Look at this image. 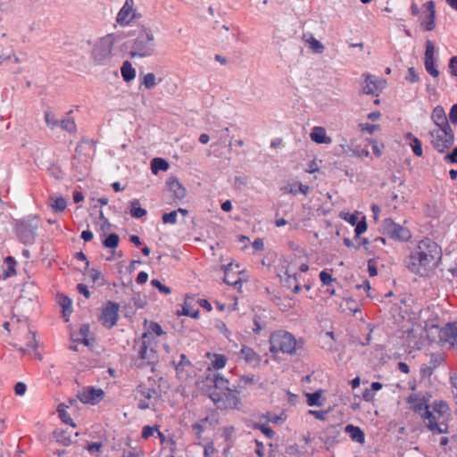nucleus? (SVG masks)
<instances>
[{
    "instance_id": "1",
    "label": "nucleus",
    "mask_w": 457,
    "mask_h": 457,
    "mask_svg": "<svg viewBox=\"0 0 457 457\" xmlns=\"http://www.w3.org/2000/svg\"><path fill=\"white\" fill-rule=\"evenodd\" d=\"M442 257L439 245L429 238L421 240L417 248L405 260L407 269L419 275L436 269Z\"/></svg>"
},
{
    "instance_id": "2",
    "label": "nucleus",
    "mask_w": 457,
    "mask_h": 457,
    "mask_svg": "<svg viewBox=\"0 0 457 457\" xmlns=\"http://www.w3.org/2000/svg\"><path fill=\"white\" fill-rule=\"evenodd\" d=\"M157 364L158 361H145V370L149 367L152 373L147 378V384L145 385V389L146 390V393L145 392V398L153 401H158L161 398L162 386L165 384L163 378L156 372Z\"/></svg>"
},
{
    "instance_id": "3",
    "label": "nucleus",
    "mask_w": 457,
    "mask_h": 457,
    "mask_svg": "<svg viewBox=\"0 0 457 457\" xmlns=\"http://www.w3.org/2000/svg\"><path fill=\"white\" fill-rule=\"evenodd\" d=\"M270 350L272 353L282 352L283 353L293 354L295 353L297 346L294 336L283 330L272 333L270 338Z\"/></svg>"
},
{
    "instance_id": "4",
    "label": "nucleus",
    "mask_w": 457,
    "mask_h": 457,
    "mask_svg": "<svg viewBox=\"0 0 457 457\" xmlns=\"http://www.w3.org/2000/svg\"><path fill=\"white\" fill-rule=\"evenodd\" d=\"M430 142L433 147L439 153H444L454 143V134L453 129L445 128H437L429 132Z\"/></svg>"
},
{
    "instance_id": "5",
    "label": "nucleus",
    "mask_w": 457,
    "mask_h": 457,
    "mask_svg": "<svg viewBox=\"0 0 457 457\" xmlns=\"http://www.w3.org/2000/svg\"><path fill=\"white\" fill-rule=\"evenodd\" d=\"M210 399L217 406L218 409H236L240 403L238 392L235 388H230L224 393L212 391L209 394Z\"/></svg>"
},
{
    "instance_id": "6",
    "label": "nucleus",
    "mask_w": 457,
    "mask_h": 457,
    "mask_svg": "<svg viewBox=\"0 0 457 457\" xmlns=\"http://www.w3.org/2000/svg\"><path fill=\"white\" fill-rule=\"evenodd\" d=\"M116 39L117 37L115 35L108 34L95 44L92 49V57L96 63H103L106 59L112 56V51Z\"/></svg>"
},
{
    "instance_id": "7",
    "label": "nucleus",
    "mask_w": 457,
    "mask_h": 457,
    "mask_svg": "<svg viewBox=\"0 0 457 457\" xmlns=\"http://www.w3.org/2000/svg\"><path fill=\"white\" fill-rule=\"evenodd\" d=\"M38 220L36 217L21 220L17 224V235L20 241L24 245H32L35 242Z\"/></svg>"
},
{
    "instance_id": "8",
    "label": "nucleus",
    "mask_w": 457,
    "mask_h": 457,
    "mask_svg": "<svg viewBox=\"0 0 457 457\" xmlns=\"http://www.w3.org/2000/svg\"><path fill=\"white\" fill-rule=\"evenodd\" d=\"M380 230L385 236L394 240L407 241L411 238V232L407 228L395 223L389 218L383 220Z\"/></svg>"
},
{
    "instance_id": "9",
    "label": "nucleus",
    "mask_w": 457,
    "mask_h": 457,
    "mask_svg": "<svg viewBox=\"0 0 457 457\" xmlns=\"http://www.w3.org/2000/svg\"><path fill=\"white\" fill-rule=\"evenodd\" d=\"M134 0H126L117 14L116 21L121 26L129 25L135 19H139L141 14L134 8Z\"/></svg>"
},
{
    "instance_id": "10",
    "label": "nucleus",
    "mask_w": 457,
    "mask_h": 457,
    "mask_svg": "<svg viewBox=\"0 0 457 457\" xmlns=\"http://www.w3.org/2000/svg\"><path fill=\"white\" fill-rule=\"evenodd\" d=\"M119 307L118 303L112 301L106 303L99 316V321L104 327L111 328L116 325L119 318Z\"/></svg>"
},
{
    "instance_id": "11",
    "label": "nucleus",
    "mask_w": 457,
    "mask_h": 457,
    "mask_svg": "<svg viewBox=\"0 0 457 457\" xmlns=\"http://www.w3.org/2000/svg\"><path fill=\"white\" fill-rule=\"evenodd\" d=\"M362 77L365 79L361 91L362 94L378 96L376 92L378 90L381 91L385 87L386 80L384 79H378L369 73H363Z\"/></svg>"
},
{
    "instance_id": "12",
    "label": "nucleus",
    "mask_w": 457,
    "mask_h": 457,
    "mask_svg": "<svg viewBox=\"0 0 457 457\" xmlns=\"http://www.w3.org/2000/svg\"><path fill=\"white\" fill-rule=\"evenodd\" d=\"M435 45L431 40L426 41L424 66L428 74L434 78L439 76V71L435 67Z\"/></svg>"
},
{
    "instance_id": "13",
    "label": "nucleus",
    "mask_w": 457,
    "mask_h": 457,
    "mask_svg": "<svg viewBox=\"0 0 457 457\" xmlns=\"http://www.w3.org/2000/svg\"><path fill=\"white\" fill-rule=\"evenodd\" d=\"M438 331V338L440 341L450 342L452 345L454 342L457 344V322L447 323L445 327H435Z\"/></svg>"
},
{
    "instance_id": "14",
    "label": "nucleus",
    "mask_w": 457,
    "mask_h": 457,
    "mask_svg": "<svg viewBox=\"0 0 457 457\" xmlns=\"http://www.w3.org/2000/svg\"><path fill=\"white\" fill-rule=\"evenodd\" d=\"M166 185L169 190L171 192L174 200L181 201L186 197L187 189L176 177H169L166 180Z\"/></svg>"
},
{
    "instance_id": "15",
    "label": "nucleus",
    "mask_w": 457,
    "mask_h": 457,
    "mask_svg": "<svg viewBox=\"0 0 457 457\" xmlns=\"http://www.w3.org/2000/svg\"><path fill=\"white\" fill-rule=\"evenodd\" d=\"M428 401L425 397H420L418 395H411L407 400L408 403L411 404V410L421 417L425 410H429Z\"/></svg>"
},
{
    "instance_id": "16",
    "label": "nucleus",
    "mask_w": 457,
    "mask_h": 457,
    "mask_svg": "<svg viewBox=\"0 0 457 457\" xmlns=\"http://www.w3.org/2000/svg\"><path fill=\"white\" fill-rule=\"evenodd\" d=\"M278 276L283 287L291 289L295 294H298L301 291V286L297 282L295 272L291 273L288 270H286L284 275Z\"/></svg>"
},
{
    "instance_id": "17",
    "label": "nucleus",
    "mask_w": 457,
    "mask_h": 457,
    "mask_svg": "<svg viewBox=\"0 0 457 457\" xmlns=\"http://www.w3.org/2000/svg\"><path fill=\"white\" fill-rule=\"evenodd\" d=\"M431 119L437 128H445L450 130L451 126L449 124L445 112L441 105H437L433 109Z\"/></svg>"
},
{
    "instance_id": "18",
    "label": "nucleus",
    "mask_w": 457,
    "mask_h": 457,
    "mask_svg": "<svg viewBox=\"0 0 457 457\" xmlns=\"http://www.w3.org/2000/svg\"><path fill=\"white\" fill-rule=\"evenodd\" d=\"M104 393L100 388L90 387L79 395V400L84 403L95 404L102 400Z\"/></svg>"
},
{
    "instance_id": "19",
    "label": "nucleus",
    "mask_w": 457,
    "mask_h": 457,
    "mask_svg": "<svg viewBox=\"0 0 457 457\" xmlns=\"http://www.w3.org/2000/svg\"><path fill=\"white\" fill-rule=\"evenodd\" d=\"M311 139L317 144H330L331 137L327 136L326 129L323 127H314L310 134Z\"/></svg>"
},
{
    "instance_id": "20",
    "label": "nucleus",
    "mask_w": 457,
    "mask_h": 457,
    "mask_svg": "<svg viewBox=\"0 0 457 457\" xmlns=\"http://www.w3.org/2000/svg\"><path fill=\"white\" fill-rule=\"evenodd\" d=\"M207 381H211L213 383V386L216 389L220 390H228L229 387V381L225 378L223 376H221L220 373H213L212 375H208L206 377Z\"/></svg>"
},
{
    "instance_id": "21",
    "label": "nucleus",
    "mask_w": 457,
    "mask_h": 457,
    "mask_svg": "<svg viewBox=\"0 0 457 457\" xmlns=\"http://www.w3.org/2000/svg\"><path fill=\"white\" fill-rule=\"evenodd\" d=\"M193 300V298L191 297H187L185 299V302H184V304L182 305V310L181 311H177V315L178 316H182V315H185V316H190L194 319H198L199 318V314H200V312L199 310H194L192 305H191V301Z\"/></svg>"
},
{
    "instance_id": "22",
    "label": "nucleus",
    "mask_w": 457,
    "mask_h": 457,
    "mask_svg": "<svg viewBox=\"0 0 457 457\" xmlns=\"http://www.w3.org/2000/svg\"><path fill=\"white\" fill-rule=\"evenodd\" d=\"M345 430L350 435V437L353 441L360 444L364 443L365 434L359 427L348 424Z\"/></svg>"
},
{
    "instance_id": "23",
    "label": "nucleus",
    "mask_w": 457,
    "mask_h": 457,
    "mask_svg": "<svg viewBox=\"0 0 457 457\" xmlns=\"http://www.w3.org/2000/svg\"><path fill=\"white\" fill-rule=\"evenodd\" d=\"M48 204L55 212H64L67 206L66 199L62 196L55 197L54 195H50L48 198Z\"/></svg>"
},
{
    "instance_id": "24",
    "label": "nucleus",
    "mask_w": 457,
    "mask_h": 457,
    "mask_svg": "<svg viewBox=\"0 0 457 457\" xmlns=\"http://www.w3.org/2000/svg\"><path fill=\"white\" fill-rule=\"evenodd\" d=\"M120 73L122 79L126 82H130L136 77V70L132 67L131 63L129 61L123 62L120 68Z\"/></svg>"
},
{
    "instance_id": "25",
    "label": "nucleus",
    "mask_w": 457,
    "mask_h": 457,
    "mask_svg": "<svg viewBox=\"0 0 457 457\" xmlns=\"http://www.w3.org/2000/svg\"><path fill=\"white\" fill-rule=\"evenodd\" d=\"M169 162L161 157H155L151 161V170L154 174H158L159 171H165L169 169Z\"/></svg>"
},
{
    "instance_id": "26",
    "label": "nucleus",
    "mask_w": 457,
    "mask_h": 457,
    "mask_svg": "<svg viewBox=\"0 0 457 457\" xmlns=\"http://www.w3.org/2000/svg\"><path fill=\"white\" fill-rule=\"evenodd\" d=\"M53 437L55 439L56 443L64 446H68L72 443L71 436L64 430H54L53 433Z\"/></svg>"
},
{
    "instance_id": "27",
    "label": "nucleus",
    "mask_w": 457,
    "mask_h": 457,
    "mask_svg": "<svg viewBox=\"0 0 457 457\" xmlns=\"http://www.w3.org/2000/svg\"><path fill=\"white\" fill-rule=\"evenodd\" d=\"M241 354L248 363L258 364L260 361V356L250 347L244 346L241 349Z\"/></svg>"
},
{
    "instance_id": "28",
    "label": "nucleus",
    "mask_w": 457,
    "mask_h": 457,
    "mask_svg": "<svg viewBox=\"0 0 457 457\" xmlns=\"http://www.w3.org/2000/svg\"><path fill=\"white\" fill-rule=\"evenodd\" d=\"M155 46L154 35L145 31V57L154 54Z\"/></svg>"
},
{
    "instance_id": "29",
    "label": "nucleus",
    "mask_w": 457,
    "mask_h": 457,
    "mask_svg": "<svg viewBox=\"0 0 457 457\" xmlns=\"http://www.w3.org/2000/svg\"><path fill=\"white\" fill-rule=\"evenodd\" d=\"M163 81V77L157 76L154 72L145 74V88L155 87L158 84Z\"/></svg>"
},
{
    "instance_id": "30",
    "label": "nucleus",
    "mask_w": 457,
    "mask_h": 457,
    "mask_svg": "<svg viewBox=\"0 0 457 457\" xmlns=\"http://www.w3.org/2000/svg\"><path fill=\"white\" fill-rule=\"evenodd\" d=\"M165 334V331L159 323L151 321L147 327V331L145 332V339L153 336L160 337Z\"/></svg>"
},
{
    "instance_id": "31",
    "label": "nucleus",
    "mask_w": 457,
    "mask_h": 457,
    "mask_svg": "<svg viewBox=\"0 0 457 457\" xmlns=\"http://www.w3.org/2000/svg\"><path fill=\"white\" fill-rule=\"evenodd\" d=\"M232 270H233V263H229L228 266L225 267V269H224L225 276H224L223 281L226 284L233 286L235 288L239 290L242 287V280H241V278H237L236 280L229 279V271H232Z\"/></svg>"
},
{
    "instance_id": "32",
    "label": "nucleus",
    "mask_w": 457,
    "mask_h": 457,
    "mask_svg": "<svg viewBox=\"0 0 457 457\" xmlns=\"http://www.w3.org/2000/svg\"><path fill=\"white\" fill-rule=\"evenodd\" d=\"M207 356L209 358L212 356V365L216 370L224 368L228 361V358L224 354L213 353L211 355V353H208Z\"/></svg>"
},
{
    "instance_id": "33",
    "label": "nucleus",
    "mask_w": 457,
    "mask_h": 457,
    "mask_svg": "<svg viewBox=\"0 0 457 457\" xmlns=\"http://www.w3.org/2000/svg\"><path fill=\"white\" fill-rule=\"evenodd\" d=\"M156 434V439L164 441V435L159 430V426H145V439L154 436Z\"/></svg>"
},
{
    "instance_id": "34",
    "label": "nucleus",
    "mask_w": 457,
    "mask_h": 457,
    "mask_svg": "<svg viewBox=\"0 0 457 457\" xmlns=\"http://www.w3.org/2000/svg\"><path fill=\"white\" fill-rule=\"evenodd\" d=\"M321 392V390H318L313 393L306 394L307 404L309 406H322L323 403L320 402Z\"/></svg>"
},
{
    "instance_id": "35",
    "label": "nucleus",
    "mask_w": 457,
    "mask_h": 457,
    "mask_svg": "<svg viewBox=\"0 0 457 457\" xmlns=\"http://www.w3.org/2000/svg\"><path fill=\"white\" fill-rule=\"evenodd\" d=\"M341 149V153L346 154L348 156H359V150L356 149L352 143L351 145L347 144L345 140L339 145Z\"/></svg>"
},
{
    "instance_id": "36",
    "label": "nucleus",
    "mask_w": 457,
    "mask_h": 457,
    "mask_svg": "<svg viewBox=\"0 0 457 457\" xmlns=\"http://www.w3.org/2000/svg\"><path fill=\"white\" fill-rule=\"evenodd\" d=\"M59 126L62 130L67 131L69 133H74L76 131L77 126L73 119L67 118L62 120H59Z\"/></svg>"
},
{
    "instance_id": "37",
    "label": "nucleus",
    "mask_w": 457,
    "mask_h": 457,
    "mask_svg": "<svg viewBox=\"0 0 457 457\" xmlns=\"http://www.w3.org/2000/svg\"><path fill=\"white\" fill-rule=\"evenodd\" d=\"M119 241H120L119 236L115 233H111L103 241V245L107 248L113 249V248L117 247Z\"/></svg>"
},
{
    "instance_id": "38",
    "label": "nucleus",
    "mask_w": 457,
    "mask_h": 457,
    "mask_svg": "<svg viewBox=\"0 0 457 457\" xmlns=\"http://www.w3.org/2000/svg\"><path fill=\"white\" fill-rule=\"evenodd\" d=\"M433 411L438 414V418L444 416L449 411L448 404L445 402H435L433 405Z\"/></svg>"
},
{
    "instance_id": "39",
    "label": "nucleus",
    "mask_w": 457,
    "mask_h": 457,
    "mask_svg": "<svg viewBox=\"0 0 457 457\" xmlns=\"http://www.w3.org/2000/svg\"><path fill=\"white\" fill-rule=\"evenodd\" d=\"M129 213L134 218L143 217V208L140 206L139 200H134L130 203Z\"/></svg>"
},
{
    "instance_id": "40",
    "label": "nucleus",
    "mask_w": 457,
    "mask_h": 457,
    "mask_svg": "<svg viewBox=\"0 0 457 457\" xmlns=\"http://www.w3.org/2000/svg\"><path fill=\"white\" fill-rule=\"evenodd\" d=\"M422 419L428 429L430 425L439 423L437 422V419L439 418L436 417L430 410H425V412L422 414Z\"/></svg>"
},
{
    "instance_id": "41",
    "label": "nucleus",
    "mask_w": 457,
    "mask_h": 457,
    "mask_svg": "<svg viewBox=\"0 0 457 457\" xmlns=\"http://www.w3.org/2000/svg\"><path fill=\"white\" fill-rule=\"evenodd\" d=\"M57 411L62 422H64L65 424H69L71 427L76 426L72 419L71 418L70 414L62 408V404H60L58 406Z\"/></svg>"
},
{
    "instance_id": "42",
    "label": "nucleus",
    "mask_w": 457,
    "mask_h": 457,
    "mask_svg": "<svg viewBox=\"0 0 457 457\" xmlns=\"http://www.w3.org/2000/svg\"><path fill=\"white\" fill-rule=\"evenodd\" d=\"M191 362L186 356V354L181 353L180 354V361L179 363L174 362L175 370L178 374H180L184 370L185 366H190Z\"/></svg>"
},
{
    "instance_id": "43",
    "label": "nucleus",
    "mask_w": 457,
    "mask_h": 457,
    "mask_svg": "<svg viewBox=\"0 0 457 457\" xmlns=\"http://www.w3.org/2000/svg\"><path fill=\"white\" fill-rule=\"evenodd\" d=\"M85 448L91 453V454H96L99 455L102 448H103V443L102 442H94V443H87Z\"/></svg>"
},
{
    "instance_id": "44",
    "label": "nucleus",
    "mask_w": 457,
    "mask_h": 457,
    "mask_svg": "<svg viewBox=\"0 0 457 457\" xmlns=\"http://www.w3.org/2000/svg\"><path fill=\"white\" fill-rule=\"evenodd\" d=\"M45 120L47 127L54 130L59 127V120H56L50 112H45Z\"/></svg>"
},
{
    "instance_id": "45",
    "label": "nucleus",
    "mask_w": 457,
    "mask_h": 457,
    "mask_svg": "<svg viewBox=\"0 0 457 457\" xmlns=\"http://www.w3.org/2000/svg\"><path fill=\"white\" fill-rule=\"evenodd\" d=\"M448 426L444 422H439L438 424H433L429 426V430L433 434H445L447 432Z\"/></svg>"
},
{
    "instance_id": "46",
    "label": "nucleus",
    "mask_w": 457,
    "mask_h": 457,
    "mask_svg": "<svg viewBox=\"0 0 457 457\" xmlns=\"http://www.w3.org/2000/svg\"><path fill=\"white\" fill-rule=\"evenodd\" d=\"M367 222L365 216H362L361 220H359L355 225V235L356 237H359L361 234H363L367 230Z\"/></svg>"
},
{
    "instance_id": "47",
    "label": "nucleus",
    "mask_w": 457,
    "mask_h": 457,
    "mask_svg": "<svg viewBox=\"0 0 457 457\" xmlns=\"http://www.w3.org/2000/svg\"><path fill=\"white\" fill-rule=\"evenodd\" d=\"M444 361L443 356L440 353H432L430 355V361L428 367L432 368L434 370L441 364Z\"/></svg>"
},
{
    "instance_id": "48",
    "label": "nucleus",
    "mask_w": 457,
    "mask_h": 457,
    "mask_svg": "<svg viewBox=\"0 0 457 457\" xmlns=\"http://www.w3.org/2000/svg\"><path fill=\"white\" fill-rule=\"evenodd\" d=\"M411 149L416 156H421L423 154L421 141L417 137H412L411 143Z\"/></svg>"
},
{
    "instance_id": "49",
    "label": "nucleus",
    "mask_w": 457,
    "mask_h": 457,
    "mask_svg": "<svg viewBox=\"0 0 457 457\" xmlns=\"http://www.w3.org/2000/svg\"><path fill=\"white\" fill-rule=\"evenodd\" d=\"M60 304L62 308V312L64 316L70 315L71 313V300L69 297H62Z\"/></svg>"
},
{
    "instance_id": "50",
    "label": "nucleus",
    "mask_w": 457,
    "mask_h": 457,
    "mask_svg": "<svg viewBox=\"0 0 457 457\" xmlns=\"http://www.w3.org/2000/svg\"><path fill=\"white\" fill-rule=\"evenodd\" d=\"M150 283L154 287H156L162 294L169 295L171 293V289L169 287L162 285L161 281H159L158 279H152Z\"/></svg>"
},
{
    "instance_id": "51",
    "label": "nucleus",
    "mask_w": 457,
    "mask_h": 457,
    "mask_svg": "<svg viewBox=\"0 0 457 457\" xmlns=\"http://www.w3.org/2000/svg\"><path fill=\"white\" fill-rule=\"evenodd\" d=\"M253 428L261 430L268 438H272L275 435L271 428L265 424H255Z\"/></svg>"
},
{
    "instance_id": "52",
    "label": "nucleus",
    "mask_w": 457,
    "mask_h": 457,
    "mask_svg": "<svg viewBox=\"0 0 457 457\" xmlns=\"http://www.w3.org/2000/svg\"><path fill=\"white\" fill-rule=\"evenodd\" d=\"M320 279L325 286H331L332 283L336 281V278H332V276L326 270L320 271Z\"/></svg>"
},
{
    "instance_id": "53",
    "label": "nucleus",
    "mask_w": 457,
    "mask_h": 457,
    "mask_svg": "<svg viewBox=\"0 0 457 457\" xmlns=\"http://www.w3.org/2000/svg\"><path fill=\"white\" fill-rule=\"evenodd\" d=\"M27 346L33 350L37 349L38 346V342L37 341V338H36V333L33 331H29L28 333Z\"/></svg>"
},
{
    "instance_id": "54",
    "label": "nucleus",
    "mask_w": 457,
    "mask_h": 457,
    "mask_svg": "<svg viewBox=\"0 0 457 457\" xmlns=\"http://www.w3.org/2000/svg\"><path fill=\"white\" fill-rule=\"evenodd\" d=\"M159 443L163 445L164 449H169L170 452L174 453L176 450V442L173 440V438H166L164 436V441H159Z\"/></svg>"
},
{
    "instance_id": "55",
    "label": "nucleus",
    "mask_w": 457,
    "mask_h": 457,
    "mask_svg": "<svg viewBox=\"0 0 457 457\" xmlns=\"http://www.w3.org/2000/svg\"><path fill=\"white\" fill-rule=\"evenodd\" d=\"M163 223H170L174 224L177 220V211H172L170 212H165L162 217Z\"/></svg>"
},
{
    "instance_id": "56",
    "label": "nucleus",
    "mask_w": 457,
    "mask_h": 457,
    "mask_svg": "<svg viewBox=\"0 0 457 457\" xmlns=\"http://www.w3.org/2000/svg\"><path fill=\"white\" fill-rule=\"evenodd\" d=\"M436 14L428 13L427 16V20L425 21V29L428 31H431L435 29L436 23Z\"/></svg>"
},
{
    "instance_id": "57",
    "label": "nucleus",
    "mask_w": 457,
    "mask_h": 457,
    "mask_svg": "<svg viewBox=\"0 0 457 457\" xmlns=\"http://www.w3.org/2000/svg\"><path fill=\"white\" fill-rule=\"evenodd\" d=\"M406 80L410 82H418L420 80L419 74L416 72L413 67L408 69L407 75L405 77Z\"/></svg>"
},
{
    "instance_id": "58",
    "label": "nucleus",
    "mask_w": 457,
    "mask_h": 457,
    "mask_svg": "<svg viewBox=\"0 0 457 457\" xmlns=\"http://www.w3.org/2000/svg\"><path fill=\"white\" fill-rule=\"evenodd\" d=\"M5 262L8 264V270L6 271V276L10 277V276L15 274L16 271L13 268V266L16 264L15 260L12 257L8 256L5 258Z\"/></svg>"
},
{
    "instance_id": "59",
    "label": "nucleus",
    "mask_w": 457,
    "mask_h": 457,
    "mask_svg": "<svg viewBox=\"0 0 457 457\" xmlns=\"http://www.w3.org/2000/svg\"><path fill=\"white\" fill-rule=\"evenodd\" d=\"M311 47L317 54H321L324 51V46L313 37H312Z\"/></svg>"
},
{
    "instance_id": "60",
    "label": "nucleus",
    "mask_w": 457,
    "mask_h": 457,
    "mask_svg": "<svg viewBox=\"0 0 457 457\" xmlns=\"http://www.w3.org/2000/svg\"><path fill=\"white\" fill-rule=\"evenodd\" d=\"M310 415L314 416L317 420H324L326 419V415L328 413V411H314L310 410L308 411Z\"/></svg>"
},
{
    "instance_id": "61",
    "label": "nucleus",
    "mask_w": 457,
    "mask_h": 457,
    "mask_svg": "<svg viewBox=\"0 0 457 457\" xmlns=\"http://www.w3.org/2000/svg\"><path fill=\"white\" fill-rule=\"evenodd\" d=\"M449 119L453 125H457V104H454L449 112Z\"/></svg>"
},
{
    "instance_id": "62",
    "label": "nucleus",
    "mask_w": 457,
    "mask_h": 457,
    "mask_svg": "<svg viewBox=\"0 0 457 457\" xmlns=\"http://www.w3.org/2000/svg\"><path fill=\"white\" fill-rule=\"evenodd\" d=\"M449 69L452 75L457 77V56H453L450 59Z\"/></svg>"
},
{
    "instance_id": "63",
    "label": "nucleus",
    "mask_w": 457,
    "mask_h": 457,
    "mask_svg": "<svg viewBox=\"0 0 457 457\" xmlns=\"http://www.w3.org/2000/svg\"><path fill=\"white\" fill-rule=\"evenodd\" d=\"M27 386L23 382H18L14 386V392L17 395H23L26 392Z\"/></svg>"
},
{
    "instance_id": "64",
    "label": "nucleus",
    "mask_w": 457,
    "mask_h": 457,
    "mask_svg": "<svg viewBox=\"0 0 457 457\" xmlns=\"http://www.w3.org/2000/svg\"><path fill=\"white\" fill-rule=\"evenodd\" d=\"M77 290L84 295L85 298L88 299L91 295L87 287L82 283L77 285Z\"/></svg>"
}]
</instances>
